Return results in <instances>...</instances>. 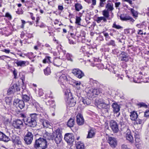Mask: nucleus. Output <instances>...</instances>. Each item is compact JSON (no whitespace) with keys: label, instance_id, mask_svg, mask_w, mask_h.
<instances>
[{"label":"nucleus","instance_id":"nucleus-1","mask_svg":"<svg viewBox=\"0 0 149 149\" xmlns=\"http://www.w3.org/2000/svg\"><path fill=\"white\" fill-rule=\"evenodd\" d=\"M39 115L36 113L30 114L29 116H27V119H25V124L28 127H34L37 125L36 119L38 116Z\"/></svg>","mask_w":149,"mask_h":149},{"label":"nucleus","instance_id":"nucleus-2","mask_svg":"<svg viewBox=\"0 0 149 149\" xmlns=\"http://www.w3.org/2000/svg\"><path fill=\"white\" fill-rule=\"evenodd\" d=\"M48 146L46 140L40 137L36 140L34 147L36 149H46Z\"/></svg>","mask_w":149,"mask_h":149},{"label":"nucleus","instance_id":"nucleus-3","mask_svg":"<svg viewBox=\"0 0 149 149\" xmlns=\"http://www.w3.org/2000/svg\"><path fill=\"white\" fill-rule=\"evenodd\" d=\"M87 91V96L89 99L92 98L96 97L101 93V90L100 88H88Z\"/></svg>","mask_w":149,"mask_h":149},{"label":"nucleus","instance_id":"nucleus-4","mask_svg":"<svg viewBox=\"0 0 149 149\" xmlns=\"http://www.w3.org/2000/svg\"><path fill=\"white\" fill-rule=\"evenodd\" d=\"M65 97L67 99V105L68 106L71 107H74L76 103V99L72 97V94L71 93H68V95H66Z\"/></svg>","mask_w":149,"mask_h":149},{"label":"nucleus","instance_id":"nucleus-5","mask_svg":"<svg viewBox=\"0 0 149 149\" xmlns=\"http://www.w3.org/2000/svg\"><path fill=\"white\" fill-rule=\"evenodd\" d=\"M62 131L59 128L55 130V136L54 137L55 142L57 144H59L62 141V136L61 134Z\"/></svg>","mask_w":149,"mask_h":149},{"label":"nucleus","instance_id":"nucleus-6","mask_svg":"<svg viewBox=\"0 0 149 149\" xmlns=\"http://www.w3.org/2000/svg\"><path fill=\"white\" fill-rule=\"evenodd\" d=\"M11 141L15 145L21 146L22 139L20 137L13 134L10 136Z\"/></svg>","mask_w":149,"mask_h":149},{"label":"nucleus","instance_id":"nucleus-7","mask_svg":"<svg viewBox=\"0 0 149 149\" xmlns=\"http://www.w3.org/2000/svg\"><path fill=\"white\" fill-rule=\"evenodd\" d=\"M13 126L15 129L20 130L24 126L22 120L17 119L13 122Z\"/></svg>","mask_w":149,"mask_h":149},{"label":"nucleus","instance_id":"nucleus-8","mask_svg":"<svg viewBox=\"0 0 149 149\" xmlns=\"http://www.w3.org/2000/svg\"><path fill=\"white\" fill-rule=\"evenodd\" d=\"M33 137V135L31 132H28L24 138L25 143L27 145L31 144L32 142Z\"/></svg>","mask_w":149,"mask_h":149},{"label":"nucleus","instance_id":"nucleus-9","mask_svg":"<svg viewBox=\"0 0 149 149\" xmlns=\"http://www.w3.org/2000/svg\"><path fill=\"white\" fill-rule=\"evenodd\" d=\"M112 107L113 108V111L114 114H116V117H118L120 114V113L119 112L120 106L116 102H115L112 104Z\"/></svg>","mask_w":149,"mask_h":149},{"label":"nucleus","instance_id":"nucleus-10","mask_svg":"<svg viewBox=\"0 0 149 149\" xmlns=\"http://www.w3.org/2000/svg\"><path fill=\"white\" fill-rule=\"evenodd\" d=\"M64 139L70 145L73 144L74 141V137L72 134L68 133L65 135Z\"/></svg>","mask_w":149,"mask_h":149},{"label":"nucleus","instance_id":"nucleus-11","mask_svg":"<svg viewBox=\"0 0 149 149\" xmlns=\"http://www.w3.org/2000/svg\"><path fill=\"white\" fill-rule=\"evenodd\" d=\"M13 104L16 106L19 107L21 109L24 108L25 105L24 101L23 100L18 98L14 100Z\"/></svg>","mask_w":149,"mask_h":149},{"label":"nucleus","instance_id":"nucleus-12","mask_svg":"<svg viewBox=\"0 0 149 149\" xmlns=\"http://www.w3.org/2000/svg\"><path fill=\"white\" fill-rule=\"evenodd\" d=\"M110 126L114 133H117L119 131L118 125L117 122L113 120H111L109 123Z\"/></svg>","mask_w":149,"mask_h":149},{"label":"nucleus","instance_id":"nucleus-13","mask_svg":"<svg viewBox=\"0 0 149 149\" xmlns=\"http://www.w3.org/2000/svg\"><path fill=\"white\" fill-rule=\"evenodd\" d=\"M107 142L110 146L113 148H115L117 145V141L116 139L114 137L109 136Z\"/></svg>","mask_w":149,"mask_h":149},{"label":"nucleus","instance_id":"nucleus-14","mask_svg":"<svg viewBox=\"0 0 149 149\" xmlns=\"http://www.w3.org/2000/svg\"><path fill=\"white\" fill-rule=\"evenodd\" d=\"M72 73L77 77L81 78L84 76L83 72L79 69H74L72 70Z\"/></svg>","mask_w":149,"mask_h":149},{"label":"nucleus","instance_id":"nucleus-15","mask_svg":"<svg viewBox=\"0 0 149 149\" xmlns=\"http://www.w3.org/2000/svg\"><path fill=\"white\" fill-rule=\"evenodd\" d=\"M68 79L66 76L65 74H62L59 77L58 81L60 83L62 88L64 89L65 86L63 84L65 81H67Z\"/></svg>","mask_w":149,"mask_h":149},{"label":"nucleus","instance_id":"nucleus-16","mask_svg":"<svg viewBox=\"0 0 149 149\" xmlns=\"http://www.w3.org/2000/svg\"><path fill=\"white\" fill-rule=\"evenodd\" d=\"M125 137L127 140L132 143H134V139L130 130L128 129L126 132Z\"/></svg>","mask_w":149,"mask_h":149},{"label":"nucleus","instance_id":"nucleus-17","mask_svg":"<svg viewBox=\"0 0 149 149\" xmlns=\"http://www.w3.org/2000/svg\"><path fill=\"white\" fill-rule=\"evenodd\" d=\"M121 61L127 62L129 61L128 56L127 54L125 52H122L120 55Z\"/></svg>","mask_w":149,"mask_h":149},{"label":"nucleus","instance_id":"nucleus-18","mask_svg":"<svg viewBox=\"0 0 149 149\" xmlns=\"http://www.w3.org/2000/svg\"><path fill=\"white\" fill-rule=\"evenodd\" d=\"M40 121L42 123V124L45 127H48L49 128H51L52 127L49 122L47 120L43 118H40Z\"/></svg>","mask_w":149,"mask_h":149},{"label":"nucleus","instance_id":"nucleus-19","mask_svg":"<svg viewBox=\"0 0 149 149\" xmlns=\"http://www.w3.org/2000/svg\"><path fill=\"white\" fill-rule=\"evenodd\" d=\"M111 68H112V70L110 69L111 70L110 71L112 73L116 74L115 76L118 78L117 79V80L119 81V79H121V80H123L124 76L122 75H120L118 73V72L115 70V68H112V67Z\"/></svg>","mask_w":149,"mask_h":149},{"label":"nucleus","instance_id":"nucleus-20","mask_svg":"<svg viewBox=\"0 0 149 149\" xmlns=\"http://www.w3.org/2000/svg\"><path fill=\"white\" fill-rule=\"evenodd\" d=\"M10 140V139L2 132H0V141L8 142Z\"/></svg>","mask_w":149,"mask_h":149},{"label":"nucleus","instance_id":"nucleus-21","mask_svg":"<svg viewBox=\"0 0 149 149\" xmlns=\"http://www.w3.org/2000/svg\"><path fill=\"white\" fill-rule=\"evenodd\" d=\"M77 122L79 125H81L84 124V120L82 116L80 114L77 116Z\"/></svg>","mask_w":149,"mask_h":149},{"label":"nucleus","instance_id":"nucleus-22","mask_svg":"<svg viewBox=\"0 0 149 149\" xmlns=\"http://www.w3.org/2000/svg\"><path fill=\"white\" fill-rule=\"evenodd\" d=\"M110 102H109V99L108 100V103H105L104 102L102 104H101L100 106L103 109H105L106 112L108 113L109 109L110 108Z\"/></svg>","mask_w":149,"mask_h":149},{"label":"nucleus","instance_id":"nucleus-23","mask_svg":"<svg viewBox=\"0 0 149 149\" xmlns=\"http://www.w3.org/2000/svg\"><path fill=\"white\" fill-rule=\"evenodd\" d=\"M108 2L106 5V8L107 10L112 11L113 9V4L110 0L108 1Z\"/></svg>","mask_w":149,"mask_h":149},{"label":"nucleus","instance_id":"nucleus-24","mask_svg":"<svg viewBox=\"0 0 149 149\" xmlns=\"http://www.w3.org/2000/svg\"><path fill=\"white\" fill-rule=\"evenodd\" d=\"M53 63L54 65L59 67L62 63V60L59 58H55L54 60Z\"/></svg>","mask_w":149,"mask_h":149},{"label":"nucleus","instance_id":"nucleus-25","mask_svg":"<svg viewBox=\"0 0 149 149\" xmlns=\"http://www.w3.org/2000/svg\"><path fill=\"white\" fill-rule=\"evenodd\" d=\"M90 82L91 85L95 88L98 87L100 86V83L98 81L93 80V79L90 80Z\"/></svg>","mask_w":149,"mask_h":149},{"label":"nucleus","instance_id":"nucleus-26","mask_svg":"<svg viewBox=\"0 0 149 149\" xmlns=\"http://www.w3.org/2000/svg\"><path fill=\"white\" fill-rule=\"evenodd\" d=\"M130 116L131 120L134 121L138 118V115L137 112L134 111L131 112Z\"/></svg>","mask_w":149,"mask_h":149},{"label":"nucleus","instance_id":"nucleus-27","mask_svg":"<svg viewBox=\"0 0 149 149\" xmlns=\"http://www.w3.org/2000/svg\"><path fill=\"white\" fill-rule=\"evenodd\" d=\"M134 135L136 145H138L141 141L140 135L138 132H135Z\"/></svg>","mask_w":149,"mask_h":149},{"label":"nucleus","instance_id":"nucleus-28","mask_svg":"<svg viewBox=\"0 0 149 149\" xmlns=\"http://www.w3.org/2000/svg\"><path fill=\"white\" fill-rule=\"evenodd\" d=\"M74 123V120L73 119L70 118L68 120L67 125L70 127H73Z\"/></svg>","mask_w":149,"mask_h":149},{"label":"nucleus","instance_id":"nucleus-29","mask_svg":"<svg viewBox=\"0 0 149 149\" xmlns=\"http://www.w3.org/2000/svg\"><path fill=\"white\" fill-rule=\"evenodd\" d=\"M16 86L15 85V86ZM14 86H12L8 90L7 94L8 95H10L13 94L15 92V89L14 88Z\"/></svg>","mask_w":149,"mask_h":149},{"label":"nucleus","instance_id":"nucleus-30","mask_svg":"<svg viewBox=\"0 0 149 149\" xmlns=\"http://www.w3.org/2000/svg\"><path fill=\"white\" fill-rule=\"evenodd\" d=\"M26 62L25 61L17 60V61L15 62V63L17 65V66H20L24 67L26 65Z\"/></svg>","mask_w":149,"mask_h":149},{"label":"nucleus","instance_id":"nucleus-31","mask_svg":"<svg viewBox=\"0 0 149 149\" xmlns=\"http://www.w3.org/2000/svg\"><path fill=\"white\" fill-rule=\"evenodd\" d=\"M95 134L93 130L91 129L88 132V134L87 136V138H92L93 137Z\"/></svg>","mask_w":149,"mask_h":149},{"label":"nucleus","instance_id":"nucleus-32","mask_svg":"<svg viewBox=\"0 0 149 149\" xmlns=\"http://www.w3.org/2000/svg\"><path fill=\"white\" fill-rule=\"evenodd\" d=\"M106 18L104 16L98 17L96 20V21L98 23H100L102 20H103V22H107Z\"/></svg>","mask_w":149,"mask_h":149},{"label":"nucleus","instance_id":"nucleus-33","mask_svg":"<svg viewBox=\"0 0 149 149\" xmlns=\"http://www.w3.org/2000/svg\"><path fill=\"white\" fill-rule=\"evenodd\" d=\"M133 123L134 125L138 124L142 125L143 123V121L138 118L136 119L134 121ZM141 126L142 127V125H141Z\"/></svg>","mask_w":149,"mask_h":149},{"label":"nucleus","instance_id":"nucleus-34","mask_svg":"<svg viewBox=\"0 0 149 149\" xmlns=\"http://www.w3.org/2000/svg\"><path fill=\"white\" fill-rule=\"evenodd\" d=\"M76 147L77 149H84V144L80 142L76 143Z\"/></svg>","mask_w":149,"mask_h":149},{"label":"nucleus","instance_id":"nucleus-35","mask_svg":"<svg viewBox=\"0 0 149 149\" xmlns=\"http://www.w3.org/2000/svg\"><path fill=\"white\" fill-rule=\"evenodd\" d=\"M74 7L75 10L77 11H79L83 8L82 5L80 3H75L74 5Z\"/></svg>","mask_w":149,"mask_h":149},{"label":"nucleus","instance_id":"nucleus-36","mask_svg":"<svg viewBox=\"0 0 149 149\" xmlns=\"http://www.w3.org/2000/svg\"><path fill=\"white\" fill-rule=\"evenodd\" d=\"M22 97L23 100H22L25 102H28L30 99V97L29 95L26 94H24L23 93H22Z\"/></svg>","mask_w":149,"mask_h":149},{"label":"nucleus","instance_id":"nucleus-37","mask_svg":"<svg viewBox=\"0 0 149 149\" xmlns=\"http://www.w3.org/2000/svg\"><path fill=\"white\" fill-rule=\"evenodd\" d=\"M109 11L106 10H104L103 11V15L104 17H106L108 19H110L111 18L109 17Z\"/></svg>","mask_w":149,"mask_h":149},{"label":"nucleus","instance_id":"nucleus-38","mask_svg":"<svg viewBox=\"0 0 149 149\" xmlns=\"http://www.w3.org/2000/svg\"><path fill=\"white\" fill-rule=\"evenodd\" d=\"M55 132H53L52 134H49L47 135V139L49 140H53L55 136Z\"/></svg>","mask_w":149,"mask_h":149},{"label":"nucleus","instance_id":"nucleus-39","mask_svg":"<svg viewBox=\"0 0 149 149\" xmlns=\"http://www.w3.org/2000/svg\"><path fill=\"white\" fill-rule=\"evenodd\" d=\"M127 20H129L133 22H134V20L132 17H131L128 15H125L123 20L127 21Z\"/></svg>","mask_w":149,"mask_h":149},{"label":"nucleus","instance_id":"nucleus-40","mask_svg":"<svg viewBox=\"0 0 149 149\" xmlns=\"http://www.w3.org/2000/svg\"><path fill=\"white\" fill-rule=\"evenodd\" d=\"M102 33L105 37V39L106 41H107L108 40L111 39V37L109 36L108 33L106 32L105 31H103Z\"/></svg>","mask_w":149,"mask_h":149},{"label":"nucleus","instance_id":"nucleus-41","mask_svg":"<svg viewBox=\"0 0 149 149\" xmlns=\"http://www.w3.org/2000/svg\"><path fill=\"white\" fill-rule=\"evenodd\" d=\"M106 44L108 46L111 45L114 47H115L116 46L115 41L113 40H111L108 42H107Z\"/></svg>","mask_w":149,"mask_h":149},{"label":"nucleus","instance_id":"nucleus-42","mask_svg":"<svg viewBox=\"0 0 149 149\" xmlns=\"http://www.w3.org/2000/svg\"><path fill=\"white\" fill-rule=\"evenodd\" d=\"M44 71L45 74L46 75L50 74L51 72L50 68L48 67H47L45 69H44Z\"/></svg>","mask_w":149,"mask_h":149},{"label":"nucleus","instance_id":"nucleus-43","mask_svg":"<svg viewBox=\"0 0 149 149\" xmlns=\"http://www.w3.org/2000/svg\"><path fill=\"white\" fill-rule=\"evenodd\" d=\"M66 57L68 61L71 62L73 61L72 56L71 54L68 53H67L66 55Z\"/></svg>","mask_w":149,"mask_h":149},{"label":"nucleus","instance_id":"nucleus-44","mask_svg":"<svg viewBox=\"0 0 149 149\" xmlns=\"http://www.w3.org/2000/svg\"><path fill=\"white\" fill-rule=\"evenodd\" d=\"M50 58H51L49 56H45L44 59L43 60V62L44 63H48L49 62L50 63Z\"/></svg>","mask_w":149,"mask_h":149},{"label":"nucleus","instance_id":"nucleus-45","mask_svg":"<svg viewBox=\"0 0 149 149\" xmlns=\"http://www.w3.org/2000/svg\"><path fill=\"white\" fill-rule=\"evenodd\" d=\"M90 99H84L82 102L83 103L86 105H89L91 103V100H89Z\"/></svg>","mask_w":149,"mask_h":149},{"label":"nucleus","instance_id":"nucleus-46","mask_svg":"<svg viewBox=\"0 0 149 149\" xmlns=\"http://www.w3.org/2000/svg\"><path fill=\"white\" fill-rule=\"evenodd\" d=\"M48 102L49 103V105L51 107L55 108V104L54 101L52 100H50L48 101Z\"/></svg>","mask_w":149,"mask_h":149},{"label":"nucleus","instance_id":"nucleus-47","mask_svg":"<svg viewBox=\"0 0 149 149\" xmlns=\"http://www.w3.org/2000/svg\"><path fill=\"white\" fill-rule=\"evenodd\" d=\"M130 11L131 13L132 14L133 16L134 17H137L138 13L137 11H135L134 9L131 8Z\"/></svg>","mask_w":149,"mask_h":149},{"label":"nucleus","instance_id":"nucleus-48","mask_svg":"<svg viewBox=\"0 0 149 149\" xmlns=\"http://www.w3.org/2000/svg\"><path fill=\"white\" fill-rule=\"evenodd\" d=\"M81 20V18L80 17L76 16L75 23L78 25H81L80 24V22Z\"/></svg>","mask_w":149,"mask_h":149},{"label":"nucleus","instance_id":"nucleus-49","mask_svg":"<svg viewBox=\"0 0 149 149\" xmlns=\"http://www.w3.org/2000/svg\"><path fill=\"white\" fill-rule=\"evenodd\" d=\"M12 99L11 97H6L5 98L6 102L7 104L10 105L11 104Z\"/></svg>","mask_w":149,"mask_h":149},{"label":"nucleus","instance_id":"nucleus-50","mask_svg":"<svg viewBox=\"0 0 149 149\" xmlns=\"http://www.w3.org/2000/svg\"><path fill=\"white\" fill-rule=\"evenodd\" d=\"M112 27L113 28H115L117 29H120L123 28V27L122 26L119 25H117L115 22L113 23Z\"/></svg>","mask_w":149,"mask_h":149},{"label":"nucleus","instance_id":"nucleus-51","mask_svg":"<svg viewBox=\"0 0 149 149\" xmlns=\"http://www.w3.org/2000/svg\"><path fill=\"white\" fill-rule=\"evenodd\" d=\"M32 104V105H33L35 108H36V109H37L38 108H39V105L38 103L36 101H33Z\"/></svg>","mask_w":149,"mask_h":149},{"label":"nucleus","instance_id":"nucleus-52","mask_svg":"<svg viewBox=\"0 0 149 149\" xmlns=\"http://www.w3.org/2000/svg\"><path fill=\"white\" fill-rule=\"evenodd\" d=\"M138 105L140 107H143L145 108H147V105L143 102H141L138 103Z\"/></svg>","mask_w":149,"mask_h":149},{"label":"nucleus","instance_id":"nucleus-53","mask_svg":"<svg viewBox=\"0 0 149 149\" xmlns=\"http://www.w3.org/2000/svg\"><path fill=\"white\" fill-rule=\"evenodd\" d=\"M20 117L23 118L22 120H23L25 123L26 120L25 119H27V117L25 114L22 113L20 114Z\"/></svg>","mask_w":149,"mask_h":149},{"label":"nucleus","instance_id":"nucleus-54","mask_svg":"<svg viewBox=\"0 0 149 149\" xmlns=\"http://www.w3.org/2000/svg\"><path fill=\"white\" fill-rule=\"evenodd\" d=\"M104 102V100L102 99H99L97 101V104L100 106L101 104H102Z\"/></svg>","mask_w":149,"mask_h":149},{"label":"nucleus","instance_id":"nucleus-55","mask_svg":"<svg viewBox=\"0 0 149 149\" xmlns=\"http://www.w3.org/2000/svg\"><path fill=\"white\" fill-rule=\"evenodd\" d=\"M85 35L86 33L85 32L83 31H81L80 32L79 36L82 37V39H84L85 38Z\"/></svg>","mask_w":149,"mask_h":149},{"label":"nucleus","instance_id":"nucleus-56","mask_svg":"<svg viewBox=\"0 0 149 149\" xmlns=\"http://www.w3.org/2000/svg\"><path fill=\"white\" fill-rule=\"evenodd\" d=\"M27 56L30 59H31L35 57V56L33 55V54L32 52L28 53L27 54Z\"/></svg>","mask_w":149,"mask_h":149},{"label":"nucleus","instance_id":"nucleus-57","mask_svg":"<svg viewBox=\"0 0 149 149\" xmlns=\"http://www.w3.org/2000/svg\"><path fill=\"white\" fill-rule=\"evenodd\" d=\"M15 86L14 87V88L15 89V92L16 91H20V89L18 85H17L16 84H14L13 85V86Z\"/></svg>","mask_w":149,"mask_h":149},{"label":"nucleus","instance_id":"nucleus-58","mask_svg":"<svg viewBox=\"0 0 149 149\" xmlns=\"http://www.w3.org/2000/svg\"><path fill=\"white\" fill-rule=\"evenodd\" d=\"M123 117H120L119 120V124L121 125H123L124 124V122L123 120Z\"/></svg>","mask_w":149,"mask_h":149},{"label":"nucleus","instance_id":"nucleus-59","mask_svg":"<svg viewBox=\"0 0 149 149\" xmlns=\"http://www.w3.org/2000/svg\"><path fill=\"white\" fill-rule=\"evenodd\" d=\"M3 17H5L8 18L9 19H12V16L11 15L8 13H6L5 16H3Z\"/></svg>","mask_w":149,"mask_h":149},{"label":"nucleus","instance_id":"nucleus-60","mask_svg":"<svg viewBox=\"0 0 149 149\" xmlns=\"http://www.w3.org/2000/svg\"><path fill=\"white\" fill-rule=\"evenodd\" d=\"M120 65L121 67L123 68H126L127 66V64L125 63L124 62H123L121 63Z\"/></svg>","mask_w":149,"mask_h":149},{"label":"nucleus","instance_id":"nucleus-61","mask_svg":"<svg viewBox=\"0 0 149 149\" xmlns=\"http://www.w3.org/2000/svg\"><path fill=\"white\" fill-rule=\"evenodd\" d=\"M121 149H131L128 147L127 145L125 144H123L121 146Z\"/></svg>","mask_w":149,"mask_h":149},{"label":"nucleus","instance_id":"nucleus-62","mask_svg":"<svg viewBox=\"0 0 149 149\" xmlns=\"http://www.w3.org/2000/svg\"><path fill=\"white\" fill-rule=\"evenodd\" d=\"M97 40L100 41H103L104 40L103 37L102 36L100 35L97 38Z\"/></svg>","mask_w":149,"mask_h":149},{"label":"nucleus","instance_id":"nucleus-63","mask_svg":"<svg viewBox=\"0 0 149 149\" xmlns=\"http://www.w3.org/2000/svg\"><path fill=\"white\" fill-rule=\"evenodd\" d=\"M119 50L117 49H115L113 50L112 52L113 54H117L119 53Z\"/></svg>","mask_w":149,"mask_h":149},{"label":"nucleus","instance_id":"nucleus-64","mask_svg":"<svg viewBox=\"0 0 149 149\" xmlns=\"http://www.w3.org/2000/svg\"><path fill=\"white\" fill-rule=\"evenodd\" d=\"M13 74L14 76V78L16 79L17 76V72L15 69H14V70L13 71Z\"/></svg>","mask_w":149,"mask_h":149}]
</instances>
